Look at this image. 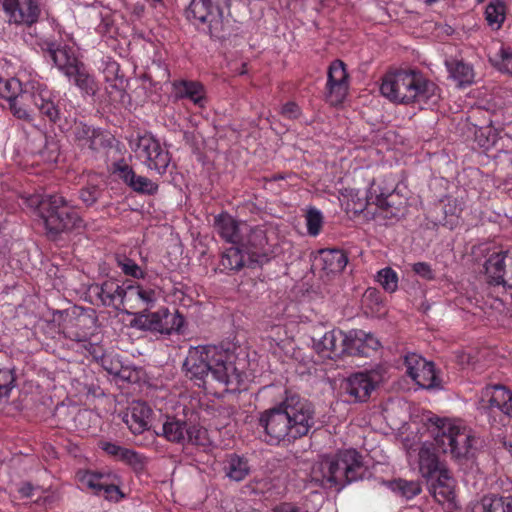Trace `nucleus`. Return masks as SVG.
I'll return each instance as SVG.
<instances>
[{
	"label": "nucleus",
	"instance_id": "f257e3e1",
	"mask_svg": "<svg viewBox=\"0 0 512 512\" xmlns=\"http://www.w3.org/2000/svg\"><path fill=\"white\" fill-rule=\"evenodd\" d=\"M258 423L268 444L291 443L309 433L314 424V410L307 400L293 395L261 412Z\"/></svg>",
	"mask_w": 512,
	"mask_h": 512
},
{
	"label": "nucleus",
	"instance_id": "f03ea898",
	"mask_svg": "<svg viewBox=\"0 0 512 512\" xmlns=\"http://www.w3.org/2000/svg\"><path fill=\"white\" fill-rule=\"evenodd\" d=\"M232 355L214 345L191 347L183 363L186 376L205 389L214 383L224 391L239 389L241 375L231 361Z\"/></svg>",
	"mask_w": 512,
	"mask_h": 512
},
{
	"label": "nucleus",
	"instance_id": "7ed1b4c3",
	"mask_svg": "<svg viewBox=\"0 0 512 512\" xmlns=\"http://www.w3.org/2000/svg\"><path fill=\"white\" fill-rule=\"evenodd\" d=\"M365 472L362 455L355 449H345L321 457L312 466L311 477L324 488L340 491L346 485L362 479Z\"/></svg>",
	"mask_w": 512,
	"mask_h": 512
},
{
	"label": "nucleus",
	"instance_id": "20e7f679",
	"mask_svg": "<svg viewBox=\"0 0 512 512\" xmlns=\"http://www.w3.org/2000/svg\"><path fill=\"white\" fill-rule=\"evenodd\" d=\"M380 91L395 103H427L436 97V86L416 70H399L387 73Z\"/></svg>",
	"mask_w": 512,
	"mask_h": 512
},
{
	"label": "nucleus",
	"instance_id": "39448f33",
	"mask_svg": "<svg viewBox=\"0 0 512 512\" xmlns=\"http://www.w3.org/2000/svg\"><path fill=\"white\" fill-rule=\"evenodd\" d=\"M430 432L435 444L443 453L457 461L471 460L478 451L479 439L473 432L460 424L446 419H430Z\"/></svg>",
	"mask_w": 512,
	"mask_h": 512
},
{
	"label": "nucleus",
	"instance_id": "423d86ee",
	"mask_svg": "<svg viewBox=\"0 0 512 512\" xmlns=\"http://www.w3.org/2000/svg\"><path fill=\"white\" fill-rule=\"evenodd\" d=\"M27 204L37 209L50 237L83 227L82 218L60 195H32Z\"/></svg>",
	"mask_w": 512,
	"mask_h": 512
},
{
	"label": "nucleus",
	"instance_id": "0eeeda50",
	"mask_svg": "<svg viewBox=\"0 0 512 512\" xmlns=\"http://www.w3.org/2000/svg\"><path fill=\"white\" fill-rule=\"evenodd\" d=\"M230 0H191L187 17L207 24L212 37L223 38L229 25Z\"/></svg>",
	"mask_w": 512,
	"mask_h": 512
},
{
	"label": "nucleus",
	"instance_id": "6e6552de",
	"mask_svg": "<svg viewBox=\"0 0 512 512\" xmlns=\"http://www.w3.org/2000/svg\"><path fill=\"white\" fill-rule=\"evenodd\" d=\"M230 0H191L187 17L207 24L212 37L223 38L229 25Z\"/></svg>",
	"mask_w": 512,
	"mask_h": 512
},
{
	"label": "nucleus",
	"instance_id": "1a4fd4ad",
	"mask_svg": "<svg viewBox=\"0 0 512 512\" xmlns=\"http://www.w3.org/2000/svg\"><path fill=\"white\" fill-rule=\"evenodd\" d=\"M132 149L149 169L160 175L165 173L170 164L169 152L151 135L138 136Z\"/></svg>",
	"mask_w": 512,
	"mask_h": 512
},
{
	"label": "nucleus",
	"instance_id": "9d476101",
	"mask_svg": "<svg viewBox=\"0 0 512 512\" xmlns=\"http://www.w3.org/2000/svg\"><path fill=\"white\" fill-rule=\"evenodd\" d=\"M94 294L100 299L102 305L130 314L127 306V285H120L117 280L108 279L102 284H95L91 287Z\"/></svg>",
	"mask_w": 512,
	"mask_h": 512
},
{
	"label": "nucleus",
	"instance_id": "9b49d317",
	"mask_svg": "<svg viewBox=\"0 0 512 512\" xmlns=\"http://www.w3.org/2000/svg\"><path fill=\"white\" fill-rule=\"evenodd\" d=\"M327 101L331 105L342 103L348 92V74L345 64L341 60H335L328 70Z\"/></svg>",
	"mask_w": 512,
	"mask_h": 512
},
{
	"label": "nucleus",
	"instance_id": "f8f14e48",
	"mask_svg": "<svg viewBox=\"0 0 512 512\" xmlns=\"http://www.w3.org/2000/svg\"><path fill=\"white\" fill-rule=\"evenodd\" d=\"M407 374L422 388L430 389L437 386L433 363L425 361L416 353L405 356Z\"/></svg>",
	"mask_w": 512,
	"mask_h": 512
},
{
	"label": "nucleus",
	"instance_id": "ddd939ff",
	"mask_svg": "<svg viewBox=\"0 0 512 512\" xmlns=\"http://www.w3.org/2000/svg\"><path fill=\"white\" fill-rule=\"evenodd\" d=\"M2 5L9 22L15 24L31 25L40 14L36 0H2Z\"/></svg>",
	"mask_w": 512,
	"mask_h": 512
},
{
	"label": "nucleus",
	"instance_id": "4468645a",
	"mask_svg": "<svg viewBox=\"0 0 512 512\" xmlns=\"http://www.w3.org/2000/svg\"><path fill=\"white\" fill-rule=\"evenodd\" d=\"M343 345L347 355L369 357L371 352L379 348L380 342L362 330H351L343 337Z\"/></svg>",
	"mask_w": 512,
	"mask_h": 512
},
{
	"label": "nucleus",
	"instance_id": "2eb2a0df",
	"mask_svg": "<svg viewBox=\"0 0 512 512\" xmlns=\"http://www.w3.org/2000/svg\"><path fill=\"white\" fill-rule=\"evenodd\" d=\"M375 385L367 373L358 372L350 375L342 383L344 393L349 397L348 401L353 403L365 402Z\"/></svg>",
	"mask_w": 512,
	"mask_h": 512
},
{
	"label": "nucleus",
	"instance_id": "dca6fc26",
	"mask_svg": "<svg viewBox=\"0 0 512 512\" xmlns=\"http://www.w3.org/2000/svg\"><path fill=\"white\" fill-rule=\"evenodd\" d=\"M74 135L79 146L87 147L93 152H99L111 146V138L107 133L84 123L75 125Z\"/></svg>",
	"mask_w": 512,
	"mask_h": 512
},
{
	"label": "nucleus",
	"instance_id": "f3484780",
	"mask_svg": "<svg viewBox=\"0 0 512 512\" xmlns=\"http://www.w3.org/2000/svg\"><path fill=\"white\" fill-rule=\"evenodd\" d=\"M239 246L243 248L250 262L260 263L265 257L267 238L265 231L261 228H253L249 225V231L242 234Z\"/></svg>",
	"mask_w": 512,
	"mask_h": 512
},
{
	"label": "nucleus",
	"instance_id": "a211bd4d",
	"mask_svg": "<svg viewBox=\"0 0 512 512\" xmlns=\"http://www.w3.org/2000/svg\"><path fill=\"white\" fill-rule=\"evenodd\" d=\"M214 227L223 240L233 245H238L242 234L249 231V225L246 222L237 221L227 213L215 217Z\"/></svg>",
	"mask_w": 512,
	"mask_h": 512
},
{
	"label": "nucleus",
	"instance_id": "6ab92c4d",
	"mask_svg": "<svg viewBox=\"0 0 512 512\" xmlns=\"http://www.w3.org/2000/svg\"><path fill=\"white\" fill-rule=\"evenodd\" d=\"M345 334L342 331L331 330L326 332L320 339H314L316 352L326 358L344 355L343 337H345Z\"/></svg>",
	"mask_w": 512,
	"mask_h": 512
},
{
	"label": "nucleus",
	"instance_id": "aec40b11",
	"mask_svg": "<svg viewBox=\"0 0 512 512\" xmlns=\"http://www.w3.org/2000/svg\"><path fill=\"white\" fill-rule=\"evenodd\" d=\"M430 482V490L433 494V497L440 504L444 503H453L456 497L455 494V480L450 475V472L447 470H442L439 474L434 476L433 480H428Z\"/></svg>",
	"mask_w": 512,
	"mask_h": 512
},
{
	"label": "nucleus",
	"instance_id": "412c9836",
	"mask_svg": "<svg viewBox=\"0 0 512 512\" xmlns=\"http://www.w3.org/2000/svg\"><path fill=\"white\" fill-rule=\"evenodd\" d=\"M46 51L49 53L50 58L54 64L63 71L65 75L77 71V66L80 64L72 48L67 46H57L54 43L47 45Z\"/></svg>",
	"mask_w": 512,
	"mask_h": 512
},
{
	"label": "nucleus",
	"instance_id": "4be33fe9",
	"mask_svg": "<svg viewBox=\"0 0 512 512\" xmlns=\"http://www.w3.org/2000/svg\"><path fill=\"white\" fill-rule=\"evenodd\" d=\"M348 263V257L340 249H323L316 257V265L327 274H336L343 271Z\"/></svg>",
	"mask_w": 512,
	"mask_h": 512
},
{
	"label": "nucleus",
	"instance_id": "5701e85b",
	"mask_svg": "<svg viewBox=\"0 0 512 512\" xmlns=\"http://www.w3.org/2000/svg\"><path fill=\"white\" fill-rule=\"evenodd\" d=\"M120 178L135 192L153 195L158 190V185L147 177L136 175L134 170L128 165L118 166Z\"/></svg>",
	"mask_w": 512,
	"mask_h": 512
},
{
	"label": "nucleus",
	"instance_id": "b1692460",
	"mask_svg": "<svg viewBox=\"0 0 512 512\" xmlns=\"http://www.w3.org/2000/svg\"><path fill=\"white\" fill-rule=\"evenodd\" d=\"M150 407L144 402H134L124 416V421L134 434H140L148 428L151 415Z\"/></svg>",
	"mask_w": 512,
	"mask_h": 512
},
{
	"label": "nucleus",
	"instance_id": "393cba45",
	"mask_svg": "<svg viewBox=\"0 0 512 512\" xmlns=\"http://www.w3.org/2000/svg\"><path fill=\"white\" fill-rule=\"evenodd\" d=\"M418 456L420 473L427 480H433L434 476L442 472V470H447L429 445L424 444L420 448Z\"/></svg>",
	"mask_w": 512,
	"mask_h": 512
},
{
	"label": "nucleus",
	"instance_id": "a878e982",
	"mask_svg": "<svg viewBox=\"0 0 512 512\" xmlns=\"http://www.w3.org/2000/svg\"><path fill=\"white\" fill-rule=\"evenodd\" d=\"M223 471L229 480L240 482L250 474L251 468L246 457L232 453L226 456Z\"/></svg>",
	"mask_w": 512,
	"mask_h": 512
},
{
	"label": "nucleus",
	"instance_id": "bb28decb",
	"mask_svg": "<svg viewBox=\"0 0 512 512\" xmlns=\"http://www.w3.org/2000/svg\"><path fill=\"white\" fill-rule=\"evenodd\" d=\"M162 309L156 312H148V309L137 312L134 314V318L131 320L130 325L133 328L142 331H152L162 334Z\"/></svg>",
	"mask_w": 512,
	"mask_h": 512
},
{
	"label": "nucleus",
	"instance_id": "cd10ccee",
	"mask_svg": "<svg viewBox=\"0 0 512 512\" xmlns=\"http://www.w3.org/2000/svg\"><path fill=\"white\" fill-rule=\"evenodd\" d=\"M506 252L493 253L485 262L488 282L493 285H507L504 279Z\"/></svg>",
	"mask_w": 512,
	"mask_h": 512
},
{
	"label": "nucleus",
	"instance_id": "c85d7f7f",
	"mask_svg": "<svg viewBox=\"0 0 512 512\" xmlns=\"http://www.w3.org/2000/svg\"><path fill=\"white\" fill-rule=\"evenodd\" d=\"M175 95L177 98H188L195 105L203 107L205 104L204 87L199 82L181 81L175 85Z\"/></svg>",
	"mask_w": 512,
	"mask_h": 512
},
{
	"label": "nucleus",
	"instance_id": "c756f323",
	"mask_svg": "<svg viewBox=\"0 0 512 512\" xmlns=\"http://www.w3.org/2000/svg\"><path fill=\"white\" fill-rule=\"evenodd\" d=\"M474 512H512V497L495 494L484 496Z\"/></svg>",
	"mask_w": 512,
	"mask_h": 512
},
{
	"label": "nucleus",
	"instance_id": "7c9ffc66",
	"mask_svg": "<svg viewBox=\"0 0 512 512\" xmlns=\"http://www.w3.org/2000/svg\"><path fill=\"white\" fill-rule=\"evenodd\" d=\"M254 262H250L246 253L239 245H233L222 255L221 265L224 269L230 271H238L244 266H251Z\"/></svg>",
	"mask_w": 512,
	"mask_h": 512
},
{
	"label": "nucleus",
	"instance_id": "2f4dec72",
	"mask_svg": "<svg viewBox=\"0 0 512 512\" xmlns=\"http://www.w3.org/2000/svg\"><path fill=\"white\" fill-rule=\"evenodd\" d=\"M186 433L187 423L175 417H167L162 425V435L170 442L184 444Z\"/></svg>",
	"mask_w": 512,
	"mask_h": 512
},
{
	"label": "nucleus",
	"instance_id": "473e14b6",
	"mask_svg": "<svg viewBox=\"0 0 512 512\" xmlns=\"http://www.w3.org/2000/svg\"><path fill=\"white\" fill-rule=\"evenodd\" d=\"M127 306L136 308L134 303L139 300L146 305V309L152 307L156 301V293L153 289L140 285L127 284Z\"/></svg>",
	"mask_w": 512,
	"mask_h": 512
},
{
	"label": "nucleus",
	"instance_id": "72a5a7b5",
	"mask_svg": "<svg viewBox=\"0 0 512 512\" xmlns=\"http://www.w3.org/2000/svg\"><path fill=\"white\" fill-rule=\"evenodd\" d=\"M445 64L450 76L460 86L469 85L473 82L474 72L470 65L459 60L446 61Z\"/></svg>",
	"mask_w": 512,
	"mask_h": 512
},
{
	"label": "nucleus",
	"instance_id": "f704fd0d",
	"mask_svg": "<svg viewBox=\"0 0 512 512\" xmlns=\"http://www.w3.org/2000/svg\"><path fill=\"white\" fill-rule=\"evenodd\" d=\"M506 17V6L501 0H491L485 9V19L489 26L498 30Z\"/></svg>",
	"mask_w": 512,
	"mask_h": 512
},
{
	"label": "nucleus",
	"instance_id": "c9c22d12",
	"mask_svg": "<svg viewBox=\"0 0 512 512\" xmlns=\"http://www.w3.org/2000/svg\"><path fill=\"white\" fill-rule=\"evenodd\" d=\"M162 312V334L170 335L173 332H180L185 323L183 315L178 310L170 312L167 308H162Z\"/></svg>",
	"mask_w": 512,
	"mask_h": 512
},
{
	"label": "nucleus",
	"instance_id": "e433bc0d",
	"mask_svg": "<svg viewBox=\"0 0 512 512\" xmlns=\"http://www.w3.org/2000/svg\"><path fill=\"white\" fill-rule=\"evenodd\" d=\"M66 76L72 78L75 85L78 86L81 90L85 91L87 94L93 95L96 92L97 88L94 79L85 71L82 63L77 66V71H73Z\"/></svg>",
	"mask_w": 512,
	"mask_h": 512
},
{
	"label": "nucleus",
	"instance_id": "4c0bfd02",
	"mask_svg": "<svg viewBox=\"0 0 512 512\" xmlns=\"http://www.w3.org/2000/svg\"><path fill=\"white\" fill-rule=\"evenodd\" d=\"M391 489L401 497L409 500L421 492L420 483L417 481H408L397 479L390 482Z\"/></svg>",
	"mask_w": 512,
	"mask_h": 512
},
{
	"label": "nucleus",
	"instance_id": "58836bf2",
	"mask_svg": "<svg viewBox=\"0 0 512 512\" xmlns=\"http://www.w3.org/2000/svg\"><path fill=\"white\" fill-rule=\"evenodd\" d=\"M490 63L499 71L512 75V51L501 47L489 54Z\"/></svg>",
	"mask_w": 512,
	"mask_h": 512
},
{
	"label": "nucleus",
	"instance_id": "ea45409f",
	"mask_svg": "<svg viewBox=\"0 0 512 512\" xmlns=\"http://www.w3.org/2000/svg\"><path fill=\"white\" fill-rule=\"evenodd\" d=\"M33 101L40 113L47 117L49 121L55 123L60 118L58 107L50 99L43 97L41 93L33 94Z\"/></svg>",
	"mask_w": 512,
	"mask_h": 512
},
{
	"label": "nucleus",
	"instance_id": "a19ab883",
	"mask_svg": "<svg viewBox=\"0 0 512 512\" xmlns=\"http://www.w3.org/2000/svg\"><path fill=\"white\" fill-rule=\"evenodd\" d=\"M377 281L383 289L389 293L396 291L398 288V275L390 267L381 269L377 273Z\"/></svg>",
	"mask_w": 512,
	"mask_h": 512
},
{
	"label": "nucleus",
	"instance_id": "79ce46f5",
	"mask_svg": "<svg viewBox=\"0 0 512 512\" xmlns=\"http://www.w3.org/2000/svg\"><path fill=\"white\" fill-rule=\"evenodd\" d=\"M394 198H396V196L392 194L388 195L387 197H376L375 204L385 213L384 217L386 218H398L402 213V209L395 206Z\"/></svg>",
	"mask_w": 512,
	"mask_h": 512
},
{
	"label": "nucleus",
	"instance_id": "37998d69",
	"mask_svg": "<svg viewBox=\"0 0 512 512\" xmlns=\"http://www.w3.org/2000/svg\"><path fill=\"white\" fill-rule=\"evenodd\" d=\"M186 442L198 446H207L210 443L207 430L195 425H187Z\"/></svg>",
	"mask_w": 512,
	"mask_h": 512
},
{
	"label": "nucleus",
	"instance_id": "c03bdc74",
	"mask_svg": "<svg viewBox=\"0 0 512 512\" xmlns=\"http://www.w3.org/2000/svg\"><path fill=\"white\" fill-rule=\"evenodd\" d=\"M109 475L103 473L87 472L81 479L83 485L92 489L95 494H101V487L109 480Z\"/></svg>",
	"mask_w": 512,
	"mask_h": 512
},
{
	"label": "nucleus",
	"instance_id": "a18cd8bd",
	"mask_svg": "<svg viewBox=\"0 0 512 512\" xmlns=\"http://www.w3.org/2000/svg\"><path fill=\"white\" fill-rule=\"evenodd\" d=\"M323 224V216L316 208H310L306 213V225L309 235L316 236L319 234Z\"/></svg>",
	"mask_w": 512,
	"mask_h": 512
},
{
	"label": "nucleus",
	"instance_id": "49530a36",
	"mask_svg": "<svg viewBox=\"0 0 512 512\" xmlns=\"http://www.w3.org/2000/svg\"><path fill=\"white\" fill-rule=\"evenodd\" d=\"M490 394H493L495 396L496 400H498L501 404V409L505 406V404L511 399L512 392L507 389L503 385H491L487 386L483 390V396H488Z\"/></svg>",
	"mask_w": 512,
	"mask_h": 512
},
{
	"label": "nucleus",
	"instance_id": "de8ad7c7",
	"mask_svg": "<svg viewBox=\"0 0 512 512\" xmlns=\"http://www.w3.org/2000/svg\"><path fill=\"white\" fill-rule=\"evenodd\" d=\"M100 196L101 190L96 185H87L79 191V198L87 207L95 204Z\"/></svg>",
	"mask_w": 512,
	"mask_h": 512
},
{
	"label": "nucleus",
	"instance_id": "09e8293b",
	"mask_svg": "<svg viewBox=\"0 0 512 512\" xmlns=\"http://www.w3.org/2000/svg\"><path fill=\"white\" fill-rule=\"evenodd\" d=\"M116 260L118 266L122 269L124 274L134 278L143 277V271L133 260L121 256H118Z\"/></svg>",
	"mask_w": 512,
	"mask_h": 512
},
{
	"label": "nucleus",
	"instance_id": "8fccbe9b",
	"mask_svg": "<svg viewBox=\"0 0 512 512\" xmlns=\"http://www.w3.org/2000/svg\"><path fill=\"white\" fill-rule=\"evenodd\" d=\"M20 83L15 79L0 80V97L9 101L16 99Z\"/></svg>",
	"mask_w": 512,
	"mask_h": 512
},
{
	"label": "nucleus",
	"instance_id": "3c124183",
	"mask_svg": "<svg viewBox=\"0 0 512 512\" xmlns=\"http://www.w3.org/2000/svg\"><path fill=\"white\" fill-rule=\"evenodd\" d=\"M120 460L129 464L134 470H142L145 466V458L137 452L125 448Z\"/></svg>",
	"mask_w": 512,
	"mask_h": 512
},
{
	"label": "nucleus",
	"instance_id": "603ef678",
	"mask_svg": "<svg viewBox=\"0 0 512 512\" xmlns=\"http://www.w3.org/2000/svg\"><path fill=\"white\" fill-rule=\"evenodd\" d=\"M108 500H117L122 497V493L118 486L109 482V480L101 487V494Z\"/></svg>",
	"mask_w": 512,
	"mask_h": 512
},
{
	"label": "nucleus",
	"instance_id": "864d4df0",
	"mask_svg": "<svg viewBox=\"0 0 512 512\" xmlns=\"http://www.w3.org/2000/svg\"><path fill=\"white\" fill-rule=\"evenodd\" d=\"M413 271L424 279L431 280L434 278L431 266L426 262H417L413 264Z\"/></svg>",
	"mask_w": 512,
	"mask_h": 512
},
{
	"label": "nucleus",
	"instance_id": "5fc2aeb1",
	"mask_svg": "<svg viewBox=\"0 0 512 512\" xmlns=\"http://www.w3.org/2000/svg\"><path fill=\"white\" fill-rule=\"evenodd\" d=\"M9 102H10V109L14 116H16L19 119H23V120H28V121L31 120L30 114L28 113V111L26 109H24L20 105V101L18 98L12 99Z\"/></svg>",
	"mask_w": 512,
	"mask_h": 512
},
{
	"label": "nucleus",
	"instance_id": "6e6d98bb",
	"mask_svg": "<svg viewBox=\"0 0 512 512\" xmlns=\"http://www.w3.org/2000/svg\"><path fill=\"white\" fill-rule=\"evenodd\" d=\"M101 448L109 455L117 458L120 460L121 454L124 451V447L119 446L112 442H101L100 443Z\"/></svg>",
	"mask_w": 512,
	"mask_h": 512
},
{
	"label": "nucleus",
	"instance_id": "4d7b16f0",
	"mask_svg": "<svg viewBox=\"0 0 512 512\" xmlns=\"http://www.w3.org/2000/svg\"><path fill=\"white\" fill-rule=\"evenodd\" d=\"M82 346L93 359L98 360L103 358L104 350L99 344L86 341Z\"/></svg>",
	"mask_w": 512,
	"mask_h": 512
},
{
	"label": "nucleus",
	"instance_id": "13d9d810",
	"mask_svg": "<svg viewBox=\"0 0 512 512\" xmlns=\"http://www.w3.org/2000/svg\"><path fill=\"white\" fill-rule=\"evenodd\" d=\"M281 113L288 119H296L300 115V108L294 102H288L282 107Z\"/></svg>",
	"mask_w": 512,
	"mask_h": 512
},
{
	"label": "nucleus",
	"instance_id": "bf43d9fd",
	"mask_svg": "<svg viewBox=\"0 0 512 512\" xmlns=\"http://www.w3.org/2000/svg\"><path fill=\"white\" fill-rule=\"evenodd\" d=\"M481 402L483 403L482 407L487 409H493L497 408L501 410V404L498 400H496L495 396L493 394H490L488 396H483Z\"/></svg>",
	"mask_w": 512,
	"mask_h": 512
},
{
	"label": "nucleus",
	"instance_id": "052dcab7",
	"mask_svg": "<svg viewBox=\"0 0 512 512\" xmlns=\"http://www.w3.org/2000/svg\"><path fill=\"white\" fill-rule=\"evenodd\" d=\"M367 206L366 201H360L358 203H355L352 207L350 204H347V209L353 211L355 214L361 213Z\"/></svg>",
	"mask_w": 512,
	"mask_h": 512
},
{
	"label": "nucleus",
	"instance_id": "680f3d73",
	"mask_svg": "<svg viewBox=\"0 0 512 512\" xmlns=\"http://www.w3.org/2000/svg\"><path fill=\"white\" fill-rule=\"evenodd\" d=\"M68 337L71 340H74V341H77V342H80L83 344L87 341L85 334L81 335L80 333H78L76 331H68Z\"/></svg>",
	"mask_w": 512,
	"mask_h": 512
},
{
	"label": "nucleus",
	"instance_id": "e2e57ef3",
	"mask_svg": "<svg viewBox=\"0 0 512 512\" xmlns=\"http://www.w3.org/2000/svg\"><path fill=\"white\" fill-rule=\"evenodd\" d=\"M501 411L512 418V397L511 399L505 404V406L501 409Z\"/></svg>",
	"mask_w": 512,
	"mask_h": 512
},
{
	"label": "nucleus",
	"instance_id": "0e129e2a",
	"mask_svg": "<svg viewBox=\"0 0 512 512\" xmlns=\"http://www.w3.org/2000/svg\"><path fill=\"white\" fill-rule=\"evenodd\" d=\"M32 487L30 485H26L20 489L22 495L29 497L31 495Z\"/></svg>",
	"mask_w": 512,
	"mask_h": 512
}]
</instances>
